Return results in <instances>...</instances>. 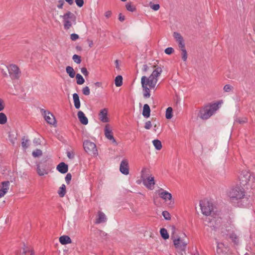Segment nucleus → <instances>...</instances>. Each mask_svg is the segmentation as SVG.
Masks as SVG:
<instances>
[{
	"instance_id": "nucleus-17",
	"label": "nucleus",
	"mask_w": 255,
	"mask_h": 255,
	"mask_svg": "<svg viewBox=\"0 0 255 255\" xmlns=\"http://www.w3.org/2000/svg\"><path fill=\"white\" fill-rule=\"evenodd\" d=\"M159 196L165 201H166L167 200H170L172 199L171 194L166 191H164L162 188L159 190Z\"/></svg>"
},
{
	"instance_id": "nucleus-39",
	"label": "nucleus",
	"mask_w": 255,
	"mask_h": 255,
	"mask_svg": "<svg viewBox=\"0 0 255 255\" xmlns=\"http://www.w3.org/2000/svg\"><path fill=\"white\" fill-rule=\"evenodd\" d=\"M127 9L128 11L133 12L136 10L135 6L131 4V2H128L126 5Z\"/></svg>"
},
{
	"instance_id": "nucleus-12",
	"label": "nucleus",
	"mask_w": 255,
	"mask_h": 255,
	"mask_svg": "<svg viewBox=\"0 0 255 255\" xmlns=\"http://www.w3.org/2000/svg\"><path fill=\"white\" fill-rule=\"evenodd\" d=\"M250 179V174L247 170L242 171L239 176V179L241 184L243 185H246L249 181Z\"/></svg>"
},
{
	"instance_id": "nucleus-34",
	"label": "nucleus",
	"mask_w": 255,
	"mask_h": 255,
	"mask_svg": "<svg viewBox=\"0 0 255 255\" xmlns=\"http://www.w3.org/2000/svg\"><path fill=\"white\" fill-rule=\"evenodd\" d=\"M21 146L22 148L26 149L29 146V140L28 139H26L25 136L22 138Z\"/></svg>"
},
{
	"instance_id": "nucleus-56",
	"label": "nucleus",
	"mask_w": 255,
	"mask_h": 255,
	"mask_svg": "<svg viewBox=\"0 0 255 255\" xmlns=\"http://www.w3.org/2000/svg\"><path fill=\"white\" fill-rule=\"evenodd\" d=\"M60 3L57 5V6L59 8H62L64 4L63 1H59Z\"/></svg>"
},
{
	"instance_id": "nucleus-36",
	"label": "nucleus",
	"mask_w": 255,
	"mask_h": 255,
	"mask_svg": "<svg viewBox=\"0 0 255 255\" xmlns=\"http://www.w3.org/2000/svg\"><path fill=\"white\" fill-rule=\"evenodd\" d=\"M76 78L77 80V83L78 85H82L85 82L84 79L80 74H77L76 75Z\"/></svg>"
},
{
	"instance_id": "nucleus-24",
	"label": "nucleus",
	"mask_w": 255,
	"mask_h": 255,
	"mask_svg": "<svg viewBox=\"0 0 255 255\" xmlns=\"http://www.w3.org/2000/svg\"><path fill=\"white\" fill-rule=\"evenodd\" d=\"M150 109L148 104H144L143 107L142 115L145 118H148L150 116Z\"/></svg>"
},
{
	"instance_id": "nucleus-55",
	"label": "nucleus",
	"mask_w": 255,
	"mask_h": 255,
	"mask_svg": "<svg viewBox=\"0 0 255 255\" xmlns=\"http://www.w3.org/2000/svg\"><path fill=\"white\" fill-rule=\"evenodd\" d=\"M112 12L111 11H107L105 12V15L106 17L109 18L111 16Z\"/></svg>"
},
{
	"instance_id": "nucleus-61",
	"label": "nucleus",
	"mask_w": 255,
	"mask_h": 255,
	"mask_svg": "<svg viewBox=\"0 0 255 255\" xmlns=\"http://www.w3.org/2000/svg\"><path fill=\"white\" fill-rule=\"evenodd\" d=\"M95 85L96 87H100L102 86V83L99 82H97L95 83Z\"/></svg>"
},
{
	"instance_id": "nucleus-60",
	"label": "nucleus",
	"mask_w": 255,
	"mask_h": 255,
	"mask_svg": "<svg viewBox=\"0 0 255 255\" xmlns=\"http://www.w3.org/2000/svg\"><path fill=\"white\" fill-rule=\"evenodd\" d=\"M15 139H16V137H14L13 138L9 139V140H10V142L12 144V145L14 144Z\"/></svg>"
},
{
	"instance_id": "nucleus-33",
	"label": "nucleus",
	"mask_w": 255,
	"mask_h": 255,
	"mask_svg": "<svg viewBox=\"0 0 255 255\" xmlns=\"http://www.w3.org/2000/svg\"><path fill=\"white\" fill-rule=\"evenodd\" d=\"M172 108L171 107H168L166 110L165 117L167 119H170L172 118Z\"/></svg>"
},
{
	"instance_id": "nucleus-51",
	"label": "nucleus",
	"mask_w": 255,
	"mask_h": 255,
	"mask_svg": "<svg viewBox=\"0 0 255 255\" xmlns=\"http://www.w3.org/2000/svg\"><path fill=\"white\" fill-rule=\"evenodd\" d=\"M81 71L82 73L85 76H87L89 74V72H88L86 68L83 67L81 69Z\"/></svg>"
},
{
	"instance_id": "nucleus-50",
	"label": "nucleus",
	"mask_w": 255,
	"mask_h": 255,
	"mask_svg": "<svg viewBox=\"0 0 255 255\" xmlns=\"http://www.w3.org/2000/svg\"><path fill=\"white\" fill-rule=\"evenodd\" d=\"M152 125L150 121H147L145 123L144 128L146 129H149L151 128Z\"/></svg>"
},
{
	"instance_id": "nucleus-44",
	"label": "nucleus",
	"mask_w": 255,
	"mask_h": 255,
	"mask_svg": "<svg viewBox=\"0 0 255 255\" xmlns=\"http://www.w3.org/2000/svg\"><path fill=\"white\" fill-rule=\"evenodd\" d=\"M82 93L84 95L88 96L90 94V89L88 86L84 87L82 89Z\"/></svg>"
},
{
	"instance_id": "nucleus-7",
	"label": "nucleus",
	"mask_w": 255,
	"mask_h": 255,
	"mask_svg": "<svg viewBox=\"0 0 255 255\" xmlns=\"http://www.w3.org/2000/svg\"><path fill=\"white\" fill-rule=\"evenodd\" d=\"M186 235L183 233L182 237H177L173 239L175 248L181 252H185L187 245V242L185 241Z\"/></svg>"
},
{
	"instance_id": "nucleus-63",
	"label": "nucleus",
	"mask_w": 255,
	"mask_h": 255,
	"mask_svg": "<svg viewBox=\"0 0 255 255\" xmlns=\"http://www.w3.org/2000/svg\"><path fill=\"white\" fill-rule=\"evenodd\" d=\"M70 4H72L73 2V1H67Z\"/></svg>"
},
{
	"instance_id": "nucleus-57",
	"label": "nucleus",
	"mask_w": 255,
	"mask_h": 255,
	"mask_svg": "<svg viewBox=\"0 0 255 255\" xmlns=\"http://www.w3.org/2000/svg\"><path fill=\"white\" fill-rule=\"evenodd\" d=\"M148 70V67L146 64H144L143 66V71L144 72H147Z\"/></svg>"
},
{
	"instance_id": "nucleus-25",
	"label": "nucleus",
	"mask_w": 255,
	"mask_h": 255,
	"mask_svg": "<svg viewBox=\"0 0 255 255\" xmlns=\"http://www.w3.org/2000/svg\"><path fill=\"white\" fill-rule=\"evenodd\" d=\"M73 99L74 103V106L76 109H79L80 107V101L79 100V97L77 93H74L73 94Z\"/></svg>"
},
{
	"instance_id": "nucleus-1",
	"label": "nucleus",
	"mask_w": 255,
	"mask_h": 255,
	"mask_svg": "<svg viewBox=\"0 0 255 255\" xmlns=\"http://www.w3.org/2000/svg\"><path fill=\"white\" fill-rule=\"evenodd\" d=\"M162 70L161 67H157L153 71L151 74L147 77L143 76L141 78V84L143 90L144 98H148L150 96V89H154Z\"/></svg>"
},
{
	"instance_id": "nucleus-21",
	"label": "nucleus",
	"mask_w": 255,
	"mask_h": 255,
	"mask_svg": "<svg viewBox=\"0 0 255 255\" xmlns=\"http://www.w3.org/2000/svg\"><path fill=\"white\" fill-rule=\"evenodd\" d=\"M56 168L59 172L64 174L68 171V166L64 162H61L57 166Z\"/></svg>"
},
{
	"instance_id": "nucleus-31",
	"label": "nucleus",
	"mask_w": 255,
	"mask_h": 255,
	"mask_svg": "<svg viewBox=\"0 0 255 255\" xmlns=\"http://www.w3.org/2000/svg\"><path fill=\"white\" fill-rule=\"evenodd\" d=\"M153 144L157 150H160L162 148L161 142L158 139H154L152 141Z\"/></svg>"
},
{
	"instance_id": "nucleus-62",
	"label": "nucleus",
	"mask_w": 255,
	"mask_h": 255,
	"mask_svg": "<svg viewBox=\"0 0 255 255\" xmlns=\"http://www.w3.org/2000/svg\"><path fill=\"white\" fill-rule=\"evenodd\" d=\"M116 67L117 68H118V64H118V61L117 60L116 61Z\"/></svg>"
},
{
	"instance_id": "nucleus-43",
	"label": "nucleus",
	"mask_w": 255,
	"mask_h": 255,
	"mask_svg": "<svg viewBox=\"0 0 255 255\" xmlns=\"http://www.w3.org/2000/svg\"><path fill=\"white\" fill-rule=\"evenodd\" d=\"M150 7L154 10H157L159 9L160 6L159 4H154L151 1L149 3Z\"/></svg>"
},
{
	"instance_id": "nucleus-22",
	"label": "nucleus",
	"mask_w": 255,
	"mask_h": 255,
	"mask_svg": "<svg viewBox=\"0 0 255 255\" xmlns=\"http://www.w3.org/2000/svg\"><path fill=\"white\" fill-rule=\"evenodd\" d=\"M107 220V218L105 214L101 211L98 212V218L95 222L96 224H100L101 223L105 222Z\"/></svg>"
},
{
	"instance_id": "nucleus-2",
	"label": "nucleus",
	"mask_w": 255,
	"mask_h": 255,
	"mask_svg": "<svg viewBox=\"0 0 255 255\" xmlns=\"http://www.w3.org/2000/svg\"><path fill=\"white\" fill-rule=\"evenodd\" d=\"M219 108V104L215 103L205 105L199 111L198 117L203 120L209 119Z\"/></svg>"
},
{
	"instance_id": "nucleus-40",
	"label": "nucleus",
	"mask_w": 255,
	"mask_h": 255,
	"mask_svg": "<svg viewBox=\"0 0 255 255\" xmlns=\"http://www.w3.org/2000/svg\"><path fill=\"white\" fill-rule=\"evenodd\" d=\"M32 154L33 157H37L42 155V152L40 149H36L32 152Z\"/></svg>"
},
{
	"instance_id": "nucleus-35",
	"label": "nucleus",
	"mask_w": 255,
	"mask_h": 255,
	"mask_svg": "<svg viewBox=\"0 0 255 255\" xmlns=\"http://www.w3.org/2000/svg\"><path fill=\"white\" fill-rule=\"evenodd\" d=\"M170 229L171 230V239L173 240L174 238L178 237L176 235L177 229H176L175 227L174 226H171L170 227Z\"/></svg>"
},
{
	"instance_id": "nucleus-19",
	"label": "nucleus",
	"mask_w": 255,
	"mask_h": 255,
	"mask_svg": "<svg viewBox=\"0 0 255 255\" xmlns=\"http://www.w3.org/2000/svg\"><path fill=\"white\" fill-rule=\"evenodd\" d=\"M229 238L232 240V242L236 245L239 244V236L234 231L229 233Z\"/></svg>"
},
{
	"instance_id": "nucleus-46",
	"label": "nucleus",
	"mask_w": 255,
	"mask_h": 255,
	"mask_svg": "<svg viewBox=\"0 0 255 255\" xmlns=\"http://www.w3.org/2000/svg\"><path fill=\"white\" fill-rule=\"evenodd\" d=\"M67 157L70 159H72L74 158V156H75V154H74V152L72 151H67Z\"/></svg>"
},
{
	"instance_id": "nucleus-9",
	"label": "nucleus",
	"mask_w": 255,
	"mask_h": 255,
	"mask_svg": "<svg viewBox=\"0 0 255 255\" xmlns=\"http://www.w3.org/2000/svg\"><path fill=\"white\" fill-rule=\"evenodd\" d=\"M8 70L9 76L11 79H18L21 75V72L19 68L15 64H11L8 67H5Z\"/></svg>"
},
{
	"instance_id": "nucleus-4",
	"label": "nucleus",
	"mask_w": 255,
	"mask_h": 255,
	"mask_svg": "<svg viewBox=\"0 0 255 255\" xmlns=\"http://www.w3.org/2000/svg\"><path fill=\"white\" fill-rule=\"evenodd\" d=\"M228 196L232 201L241 199L245 196V190L241 186L237 185L229 191Z\"/></svg>"
},
{
	"instance_id": "nucleus-37",
	"label": "nucleus",
	"mask_w": 255,
	"mask_h": 255,
	"mask_svg": "<svg viewBox=\"0 0 255 255\" xmlns=\"http://www.w3.org/2000/svg\"><path fill=\"white\" fill-rule=\"evenodd\" d=\"M182 52V59L184 61H186L187 59V53L185 46L183 48H180Z\"/></svg>"
},
{
	"instance_id": "nucleus-26",
	"label": "nucleus",
	"mask_w": 255,
	"mask_h": 255,
	"mask_svg": "<svg viewBox=\"0 0 255 255\" xmlns=\"http://www.w3.org/2000/svg\"><path fill=\"white\" fill-rule=\"evenodd\" d=\"M37 172L39 176H43L48 174V171L44 167H41L39 164L37 165Z\"/></svg>"
},
{
	"instance_id": "nucleus-27",
	"label": "nucleus",
	"mask_w": 255,
	"mask_h": 255,
	"mask_svg": "<svg viewBox=\"0 0 255 255\" xmlns=\"http://www.w3.org/2000/svg\"><path fill=\"white\" fill-rule=\"evenodd\" d=\"M66 72L70 78H74L75 76V72L73 67L68 66L66 68Z\"/></svg>"
},
{
	"instance_id": "nucleus-11",
	"label": "nucleus",
	"mask_w": 255,
	"mask_h": 255,
	"mask_svg": "<svg viewBox=\"0 0 255 255\" xmlns=\"http://www.w3.org/2000/svg\"><path fill=\"white\" fill-rule=\"evenodd\" d=\"M41 112L46 122L48 124L55 127L56 126V121L53 115L49 111H45L44 109H42Z\"/></svg>"
},
{
	"instance_id": "nucleus-41",
	"label": "nucleus",
	"mask_w": 255,
	"mask_h": 255,
	"mask_svg": "<svg viewBox=\"0 0 255 255\" xmlns=\"http://www.w3.org/2000/svg\"><path fill=\"white\" fill-rule=\"evenodd\" d=\"M72 59L77 64H80L81 62V57L77 54H74L73 56Z\"/></svg>"
},
{
	"instance_id": "nucleus-42",
	"label": "nucleus",
	"mask_w": 255,
	"mask_h": 255,
	"mask_svg": "<svg viewBox=\"0 0 255 255\" xmlns=\"http://www.w3.org/2000/svg\"><path fill=\"white\" fill-rule=\"evenodd\" d=\"M162 215L164 218V219L166 220H169L171 219L170 215L168 212L166 211H163L162 213Z\"/></svg>"
},
{
	"instance_id": "nucleus-47",
	"label": "nucleus",
	"mask_w": 255,
	"mask_h": 255,
	"mask_svg": "<svg viewBox=\"0 0 255 255\" xmlns=\"http://www.w3.org/2000/svg\"><path fill=\"white\" fill-rule=\"evenodd\" d=\"M174 51V49L172 47H168L165 49V53L166 54L170 55L172 54Z\"/></svg>"
},
{
	"instance_id": "nucleus-48",
	"label": "nucleus",
	"mask_w": 255,
	"mask_h": 255,
	"mask_svg": "<svg viewBox=\"0 0 255 255\" xmlns=\"http://www.w3.org/2000/svg\"><path fill=\"white\" fill-rule=\"evenodd\" d=\"M70 38L72 40L75 41L79 38V35L75 33H72L70 35Z\"/></svg>"
},
{
	"instance_id": "nucleus-54",
	"label": "nucleus",
	"mask_w": 255,
	"mask_h": 255,
	"mask_svg": "<svg viewBox=\"0 0 255 255\" xmlns=\"http://www.w3.org/2000/svg\"><path fill=\"white\" fill-rule=\"evenodd\" d=\"M75 2L77 5L79 7L82 6L84 4V1H75Z\"/></svg>"
},
{
	"instance_id": "nucleus-15",
	"label": "nucleus",
	"mask_w": 255,
	"mask_h": 255,
	"mask_svg": "<svg viewBox=\"0 0 255 255\" xmlns=\"http://www.w3.org/2000/svg\"><path fill=\"white\" fill-rule=\"evenodd\" d=\"M9 182H2L0 185V198L3 197L8 191L9 187Z\"/></svg>"
},
{
	"instance_id": "nucleus-28",
	"label": "nucleus",
	"mask_w": 255,
	"mask_h": 255,
	"mask_svg": "<svg viewBox=\"0 0 255 255\" xmlns=\"http://www.w3.org/2000/svg\"><path fill=\"white\" fill-rule=\"evenodd\" d=\"M21 255H34V254L31 249L28 247H24L23 248V251Z\"/></svg>"
},
{
	"instance_id": "nucleus-38",
	"label": "nucleus",
	"mask_w": 255,
	"mask_h": 255,
	"mask_svg": "<svg viewBox=\"0 0 255 255\" xmlns=\"http://www.w3.org/2000/svg\"><path fill=\"white\" fill-rule=\"evenodd\" d=\"M7 122V118L3 113H0V124L3 125Z\"/></svg>"
},
{
	"instance_id": "nucleus-29",
	"label": "nucleus",
	"mask_w": 255,
	"mask_h": 255,
	"mask_svg": "<svg viewBox=\"0 0 255 255\" xmlns=\"http://www.w3.org/2000/svg\"><path fill=\"white\" fill-rule=\"evenodd\" d=\"M58 194L60 197H63L66 194V186L62 184L59 188Z\"/></svg>"
},
{
	"instance_id": "nucleus-5",
	"label": "nucleus",
	"mask_w": 255,
	"mask_h": 255,
	"mask_svg": "<svg viewBox=\"0 0 255 255\" xmlns=\"http://www.w3.org/2000/svg\"><path fill=\"white\" fill-rule=\"evenodd\" d=\"M64 28L66 30L70 28L73 24L76 23V15L70 11H67L62 16Z\"/></svg>"
},
{
	"instance_id": "nucleus-30",
	"label": "nucleus",
	"mask_w": 255,
	"mask_h": 255,
	"mask_svg": "<svg viewBox=\"0 0 255 255\" xmlns=\"http://www.w3.org/2000/svg\"><path fill=\"white\" fill-rule=\"evenodd\" d=\"M115 84L117 87H120L123 84V77L121 75L117 76L115 80Z\"/></svg>"
},
{
	"instance_id": "nucleus-49",
	"label": "nucleus",
	"mask_w": 255,
	"mask_h": 255,
	"mask_svg": "<svg viewBox=\"0 0 255 255\" xmlns=\"http://www.w3.org/2000/svg\"><path fill=\"white\" fill-rule=\"evenodd\" d=\"M72 178V175L70 173H68L65 177V181L67 184H69Z\"/></svg>"
},
{
	"instance_id": "nucleus-16",
	"label": "nucleus",
	"mask_w": 255,
	"mask_h": 255,
	"mask_svg": "<svg viewBox=\"0 0 255 255\" xmlns=\"http://www.w3.org/2000/svg\"><path fill=\"white\" fill-rule=\"evenodd\" d=\"M173 35L176 42L178 43L179 48H183V47L185 46V44L182 35L177 32H174Z\"/></svg>"
},
{
	"instance_id": "nucleus-3",
	"label": "nucleus",
	"mask_w": 255,
	"mask_h": 255,
	"mask_svg": "<svg viewBox=\"0 0 255 255\" xmlns=\"http://www.w3.org/2000/svg\"><path fill=\"white\" fill-rule=\"evenodd\" d=\"M149 170L146 168H143L141 172V178L143 184L148 189L153 190L155 184L154 177L149 175Z\"/></svg>"
},
{
	"instance_id": "nucleus-23",
	"label": "nucleus",
	"mask_w": 255,
	"mask_h": 255,
	"mask_svg": "<svg viewBox=\"0 0 255 255\" xmlns=\"http://www.w3.org/2000/svg\"><path fill=\"white\" fill-rule=\"evenodd\" d=\"M59 242L62 245H66L72 243L71 239L68 236H62L59 238Z\"/></svg>"
},
{
	"instance_id": "nucleus-6",
	"label": "nucleus",
	"mask_w": 255,
	"mask_h": 255,
	"mask_svg": "<svg viewBox=\"0 0 255 255\" xmlns=\"http://www.w3.org/2000/svg\"><path fill=\"white\" fill-rule=\"evenodd\" d=\"M227 235L224 231H222L221 233L219 236V239H216V242L217 244L216 252L219 255L225 253L227 251L228 246L224 243L220 242L222 238H226Z\"/></svg>"
},
{
	"instance_id": "nucleus-64",
	"label": "nucleus",
	"mask_w": 255,
	"mask_h": 255,
	"mask_svg": "<svg viewBox=\"0 0 255 255\" xmlns=\"http://www.w3.org/2000/svg\"><path fill=\"white\" fill-rule=\"evenodd\" d=\"M76 48H77V49H81V47H78V46H77V47H76Z\"/></svg>"
},
{
	"instance_id": "nucleus-59",
	"label": "nucleus",
	"mask_w": 255,
	"mask_h": 255,
	"mask_svg": "<svg viewBox=\"0 0 255 255\" xmlns=\"http://www.w3.org/2000/svg\"><path fill=\"white\" fill-rule=\"evenodd\" d=\"M87 41L89 43V46L90 47H92L93 45V41L91 40H90V39H88L87 40Z\"/></svg>"
},
{
	"instance_id": "nucleus-18",
	"label": "nucleus",
	"mask_w": 255,
	"mask_h": 255,
	"mask_svg": "<svg viewBox=\"0 0 255 255\" xmlns=\"http://www.w3.org/2000/svg\"><path fill=\"white\" fill-rule=\"evenodd\" d=\"M107 116L108 110L107 109H103L101 110L99 114V119L103 123H107L109 122V118Z\"/></svg>"
},
{
	"instance_id": "nucleus-52",
	"label": "nucleus",
	"mask_w": 255,
	"mask_h": 255,
	"mask_svg": "<svg viewBox=\"0 0 255 255\" xmlns=\"http://www.w3.org/2000/svg\"><path fill=\"white\" fill-rule=\"evenodd\" d=\"M237 122L241 124H243L247 122V119H238L237 120Z\"/></svg>"
},
{
	"instance_id": "nucleus-45",
	"label": "nucleus",
	"mask_w": 255,
	"mask_h": 255,
	"mask_svg": "<svg viewBox=\"0 0 255 255\" xmlns=\"http://www.w3.org/2000/svg\"><path fill=\"white\" fill-rule=\"evenodd\" d=\"M233 89V87L232 86H231V85H226L224 87V90L225 92H230L231 90H232V89Z\"/></svg>"
},
{
	"instance_id": "nucleus-10",
	"label": "nucleus",
	"mask_w": 255,
	"mask_h": 255,
	"mask_svg": "<svg viewBox=\"0 0 255 255\" xmlns=\"http://www.w3.org/2000/svg\"><path fill=\"white\" fill-rule=\"evenodd\" d=\"M83 147L85 151L89 154L96 155L98 154L96 144L90 140L84 141Z\"/></svg>"
},
{
	"instance_id": "nucleus-14",
	"label": "nucleus",
	"mask_w": 255,
	"mask_h": 255,
	"mask_svg": "<svg viewBox=\"0 0 255 255\" xmlns=\"http://www.w3.org/2000/svg\"><path fill=\"white\" fill-rule=\"evenodd\" d=\"M120 171L125 175H128L129 173L128 163L127 159L123 160L120 164Z\"/></svg>"
},
{
	"instance_id": "nucleus-53",
	"label": "nucleus",
	"mask_w": 255,
	"mask_h": 255,
	"mask_svg": "<svg viewBox=\"0 0 255 255\" xmlns=\"http://www.w3.org/2000/svg\"><path fill=\"white\" fill-rule=\"evenodd\" d=\"M119 19L121 21H123L125 19V16L122 15V13H120L119 15Z\"/></svg>"
},
{
	"instance_id": "nucleus-13",
	"label": "nucleus",
	"mask_w": 255,
	"mask_h": 255,
	"mask_svg": "<svg viewBox=\"0 0 255 255\" xmlns=\"http://www.w3.org/2000/svg\"><path fill=\"white\" fill-rule=\"evenodd\" d=\"M105 135L107 138L112 141L113 143L117 145L118 143L114 137L112 130L110 128L109 125H106L104 128Z\"/></svg>"
},
{
	"instance_id": "nucleus-20",
	"label": "nucleus",
	"mask_w": 255,
	"mask_h": 255,
	"mask_svg": "<svg viewBox=\"0 0 255 255\" xmlns=\"http://www.w3.org/2000/svg\"><path fill=\"white\" fill-rule=\"evenodd\" d=\"M78 118L81 124L84 125H86L88 123V118L85 116L84 113L80 111L78 112L77 114Z\"/></svg>"
},
{
	"instance_id": "nucleus-8",
	"label": "nucleus",
	"mask_w": 255,
	"mask_h": 255,
	"mask_svg": "<svg viewBox=\"0 0 255 255\" xmlns=\"http://www.w3.org/2000/svg\"><path fill=\"white\" fill-rule=\"evenodd\" d=\"M200 206L203 215L209 216L213 210V204L207 200L200 201Z\"/></svg>"
},
{
	"instance_id": "nucleus-58",
	"label": "nucleus",
	"mask_w": 255,
	"mask_h": 255,
	"mask_svg": "<svg viewBox=\"0 0 255 255\" xmlns=\"http://www.w3.org/2000/svg\"><path fill=\"white\" fill-rule=\"evenodd\" d=\"M4 109V106L2 105V101L0 99V111H1Z\"/></svg>"
},
{
	"instance_id": "nucleus-32",
	"label": "nucleus",
	"mask_w": 255,
	"mask_h": 255,
	"mask_svg": "<svg viewBox=\"0 0 255 255\" xmlns=\"http://www.w3.org/2000/svg\"><path fill=\"white\" fill-rule=\"evenodd\" d=\"M160 235L163 239L166 240L169 238V235L167 230L165 228H162L160 231Z\"/></svg>"
}]
</instances>
